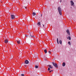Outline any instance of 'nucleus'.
<instances>
[{"mask_svg": "<svg viewBox=\"0 0 76 76\" xmlns=\"http://www.w3.org/2000/svg\"><path fill=\"white\" fill-rule=\"evenodd\" d=\"M58 11L59 12V13L60 15H61L62 14H61V9L60 7H59L58 8Z\"/></svg>", "mask_w": 76, "mask_h": 76, "instance_id": "1", "label": "nucleus"}, {"mask_svg": "<svg viewBox=\"0 0 76 76\" xmlns=\"http://www.w3.org/2000/svg\"><path fill=\"white\" fill-rule=\"evenodd\" d=\"M52 64H53V66H54L55 67H56V68H57V67H58L57 64L55 63L54 62H53Z\"/></svg>", "mask_w": 76, "mask_h": 76, "instance_id": "2", "label": "nucleus"}, {"mask_svg": "<svg viewBox=\"0 0 76 76\" xmlns=\"http://www.w3.org/2000/svg\"><path fill=\"white\" fill-rule=\"evenodd\" d=\"M70 2L71 3V6H73L74 4V2H73V1H70Z\"/></svg>", "mask_w": 76, "mask_h": 76, "instance_id": "3", "label": "nucleus"}, {"mask_svg": "<svg viewBox=\"0 0 76 76\" xmlns=\"http://www.w3.org/2000/svg\"><path fill=\"white\" fill-rule=\"evenodd\" d=\"M25 63L26 64H28L29 63V61H28V60H26L25 61Z\"/></svg>", "mask_w": 76, "mask_h": 76, "instance_id": "4", "label": "nucleus"}, {"mask_svg": "<svg viewBox=\"0 0 76 76\" xmlns=\"http://www.w3.org/2000/svg\"><path fill=\"white\" fill-rule=\"evenodd\" d=\"M30 36L31 37H35V36H34V33L32 32L30 34Z\"/></svg>", "mask_w": 76, "mask_h": 76, "instance_id": "5", "label": "nucleus"}, {"mask_svg": "<svg viewBox=\"0 0 76 76\" xmlns=\"http://www.w3.org/2000/svg\"><path fill=\"white\" fill-rule=\"evenodd\" d=\"M11 18L12 19H15V16L13 15H11Z\"/></svg>", "mask_w": 76, "mask_h": 76, "instance_id": "6", "label": "nucleus"}, {"mask_svg": "<svg viewBox=\"0 0 76 76\" xmlns=\"http://www.w3.org/2000/svg\"><path fill=\"white\" fill-rule=\"evenodd\" d=\"M38 54L37 53H35L34 54V56L35 57H38Z\"/></svg>", "mask_w": 76, "mask_h": 76, "instance_id": "7", "label": "nucleus"}, {"mask_svg": "<svg viewBox=\"0 0 76 76\" xmlns=\"http://www.w3.org/2000/svg\"><path fill=\"white\" fill-rule=\"evenodd\" d=\"M66 32L68 35H70V32H69V30H66Z\"/></svg>", "mask_w": 76, "mask_h": 76, "instance_id": "8", "label": "nucleus"}, {"mask_svg": "<svg viewBox=\"0 0 76 76\" xmlns=\"http://www.w3.org/2000/svg\"><path fill=\"white\" fill-rule=\"evenodd\" d=\"M5 42L6 44H7V43H8V40L7 39H5Z\"/></svg>", "mask_w": 76, "mask_h": 76, "instance_id": "9", "label": "nucleus"}, {"mask_svg": "<svg viewBox=\"0 0 76 76\" xmlns=\"http://www.w3.org/2000/svg\"><path fill=\"white\" fill-rule=\"evenodd\" d=\"M65 65H66V64L64 62L62 64V66H64H64H65Z\"/></svg>", "mask_w": 76, "mask_h": 76, "instance_id": "10", "label": "nucleus"}, {"mask_svg": "<svg viewBox=\"0 0 76 76\" xmlns=\"http://www.w3.org/2000/svg\"><path fill=\"white\" fill-rule=\"evenodd\" d=\"M59 44H61L62 43V41H61V40H59Z\"/></svg>", "mask_w": 76, "mask_h": 76, "instance_id": "11", "label": "nucleus"}, {"mask_svg": "<svg viewBox=\"0 0 76 76\" xmlns=\"http://www.w3.org/2000/svg\"><path fill=\"white\" fill-rule=\"evenodd\" d=\"M33 16H35V15H36V13H35L34 12H33Z\"/></svg>", "mask_w": 76, "mask_h": 76, "instance_id": "12", "label": "nucleus"}, {"mask_svg": "<svg viewBox=\"0 0 76 76\" xmlns=\"http://www.w3.org/2000/svg\"><path fill=\"white\" fill-rule=\"evenodd\" d=\"M44 51L45 54H46L47 53V50H46V49H45L44 50Z\"/></svg>", "mask_w": 76, "mask_h": 76, "instance_id": "13", "label": "nucleus"}, {"mask_svg": "<svg viewBox=\"0 0 76 76\" xmlns=\"http://www.w3.org/2000/svg\"><path fill=\"white\" fill-rule=\"evenodd\" d=\"M20 40L17 41V43L18 44H20Z\"/></svg>", "mask_w": 76, "mask_h": 76, "instance_id": "14", "label": "nucleus"}, {"mask_svg": "<svg viewBox=\"0 0 76 76\" xmlns=\"http://www.w3.org/2000/svg\"><path fill=\"white\" fill-rule=\"evenodd\" d=\"M39 25V26H40V25H41V22H39L38 23V24L37 25Z\"/></svg>", "mask_w": 76, "mask_h": 76, "instance_id": "15", "label": "nucleus"}, {"mask_svg": "<svg viewBox=\"0 0 76 76\" xmlns=\"http://www.w3.org/2000/svg\"><path fill=\"white\" fill-rule=\"evenodd\" d=\"M49 66L50 68H51V69H53V66H52L51 65H49Z\"/></svg>", "mask_w": 76, "mask_h": 76, "instance_id": "16", "label": "nucleus"}, {"mask_svg": "<svg viewBox=\"0 0 76 76\" xmlns=\"http://www.w3.org/2000/svg\"><path fill=\"white\" fill-rule=\"evenodd\" d=\"M10 44L11 45H13L14 44H13V42H10Z\"/></svg>", "mask_w": 76, "mask_h": 76, "instance_id": "17", "label": "nucleus"}, {"mask_svg": "<svg viewBox=\"0 0 76 76\" xmlns=\"http://www.w3.org/2000/svg\"><path fill=\"white\" fill-rule=\"evenodd\" d=\"M68 39L69 40H70L71 39V37H68Z\"/></svg>", "mask_w": 76, "mask_h": 76, "instance_id": "18", "label": "nucleus"}, {"mask_svg": "<svg viewBox=\"0 0 76 76\" xmlns=\"http://www.w3.org/2000/svg\"><path fill=\"white\" fill-rule=\"evenodd\" d=\"M16 23L17 25H18V24H19V22L18 21H17Z\"/></svg>", "mask_w": 76, "mask_h": 76, "instance_id": "19", "label": "nucleus"}, {"mask_svg": "<svg viewBox=\"0 0 76 76\" xmlns=\"http://www.w3.org/2000/svg\"><path fill=\"white\" fill-rule=\"evenodd\" d=\"M50 68H48V71H50Z\"/></svg>", "mask_w": 76, "mask_h": 76, "instance_id": "20", "label": "nucleus"}, {"mask_svg": "<svg viewBox=\"0 0 76 76\" xmlns=\"http://www.w3.org/2000/svg\"><path fill=\"white\" fill-rule=\"evenodd\" d=\"M68 44H69V45H70V42H68Z\"/></svg>", "mask_w": 76, "mask_h": 76, "instance_id": "21", "label": "nucleus"}, {"mask_svg": "<svg viewBox=\"0 0 76 76\" xmlns=\"http://www.w3.org/2000/svg\"><path fill=\"white\" fill-rule=\"evenodd\" d=\"M38 66H37V65H36L35 66V68H36V69H37L38 68Z\"/></svg>", "mask_w": 76, "mask_h": 76, "instance_id": "22", "label": "nucleus"}, {"mask_svg": "<svg viewBox=\"0 0 76 76\" xmlns=\"http://www.w3.org/2000/svg\"><path fill=\"white\" fill-rule=\"evenodd\" d=\"M48 53H49V54H51V51H49Z\"/></svg>", "mask_w": 76, "mask_h": 76, "instance_id": "23", "label": "nucleus"}, {"mask_svg": "<svg viewBox=\"0 0 76 76\" xmlns=\"http://www.w3.org/2000/svg\"><path fill=\"white\" fill-rule=\"evenodd\" d=\"M53 70H51V71H50L49 72V73H51V72L53 71Z\"/></svg>", "mask_w": 76, "mask_h": 76, "instance_id": "24", "label": "nucleus"}, {"mask_svg": "<svg viewBox=\"0 0 76 76\" xmlns=\"http://www.w3.org/2000/svg\"><path fill=\"white\" fill-rule=\"evenodd\" d=\"M21 75L22 76H25L24 75V74H21Z\"/></svg>", "mask_w": 76, "mask_h": 76, "instance_id": "25", "label": "nucleus"}, {"mask_svg": "<svg viewBox=\"0 0 76 76\" xmlns=\"http://www.w3.org/2000/svg\"><path fill=\"white\" fill-rule=\"evenodd\" d=\"M26 37H28V35H27V34H26Z\"/></svg>", "mask_w": 76, "mask_h": 76, "instance_id": "26", "label": "nucleus"}, {"mask_svg": "<svg viewBox=\"0 0 76 76\" xmlns=\"http://www.w3.org/2000/svg\"><path fill=\"white\" fill-rule=\"evenodd\" d=\"M57 41H58V38L57 39Z\"/></svg>", "mask_w": 76, "mask_h": 76, "instance_id": "27", "label": "nucleus"}, {"mask_svg": "<svg viewBox=\"0 0 76 76\" xmlns=\"http://www.w3.org/2000/svg\"><path fill=\"white\" fill-rule=\"evenodd\" d=\"M57 44H59V43H58V41H57Z\"/></svg>", "mask_w": 76, "mask_h": 76, "instance_id": "28", "label": "nucleus"}, {"mask_svg": "<svg viewBox=\"0 0 76 76\" xmlns=\"http://www.w3.org/2000/svg\"><path fill=\"white\" fill-rule=\"evenodd\" d=\"M62 1H61V0L60 1V3H61Z\"/></svg>", "mask_w": 76, "mask_h": 76, "instance_id": "29", "label": "nucleus"}, {"mask_svg": "<svg viewBox=\"0 0 76 76\" xmlns=\"http://www.w3.org/2000/svg\"><path fill=\"white\" fill-rule=\"evenodd\" d=\"M42 25H43V27H44V25H43V24H42Z\"/></svg>", "mask_w": 76, "mask_h": 76, "instance_id": "30", "label": "nucleus"}, {"mask_svg": "<svg viewBox=\"0 0 76 76\" xmlns=\"http://www.w3.org/2000/svg\"><path fill=\"white\" fill-rule=\"evenodd\" d=\"M25 9H26V7H25Z\"/></svg>", "mask_w": 76, "mask_h": 76, "instance_id": "31", "label": "nucleus"}, {"mask_svg": "<svg viewBox=\"0 0 76 76\" xmlns=\"http://www.w3.org/2000/svg\"><path fill=\"white\" fill-rule=\"evenodd\" d=\"M42 15L41 14V17L42 16Z\"/></svg>", "mask_w": 76, "mask_h": 76, "instance_id": "32", "label": "nucleus"}]
</instances>
